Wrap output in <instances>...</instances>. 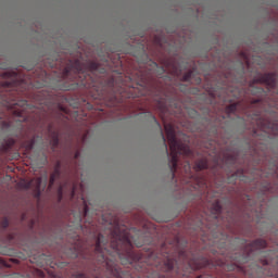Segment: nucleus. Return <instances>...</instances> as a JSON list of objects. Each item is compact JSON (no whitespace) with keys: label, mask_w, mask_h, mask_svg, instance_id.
<instances>
[{"label":"nucleus","mask_w":278,"mask_h":278,"mask_svg":"<svg viewBox=\"0 0 278 278\" xmlns=\"http://www.w3.org/2000/svg\"><path fill=\"white\" fill-rule=\"evenodd\" d=\"M94 242L91 248L93 252L84 256L94 264L93 278H129V273L121 269L118 261L123 266H134L140 273H144L148 266H161L163 273H170L177 266V260L168 255L161 262L153 252L148 253V257L144 253H136L129 235L121 233L118 229L111 231L110 244L101 233L94 238Z\"/></svg>","instance_id":"obj_1"},{"label":"nucleus","mask_w":278,"mask_h":278,"mask_svg":"<svg viewBox=\"0 0 278 278\" xmlns=\"http://www.w3.org/2000/svg\"><path fill=\"white\" fill-rule=\"evenodd\" d=\"M152 121L159 128L160 135L164 143L165 153L167 156H169L168 168L172 173V177H175L177 168H179V155H184L187 159H192L194 152H192L188 143L177 140V136L175 135V127L173 126V124L164 123V129L166 134V137H164V131H162V125H160V122H157L155 116H152ZM166 138L169 144V153L168 146L166 144Z\"/></svg>","instance_id":"obj_2"},{"label":"nucleus","mask_w":278,"mask_h":278,"mask_svg":"<svg viewBox=\"0 0 278 278\" xmlns=\"http://www.w3.org/2000/svg\"><path fill=\"white\" fill-rule=\"evenodd\" d=\"M105 72L106 70L101 68L97 62H89L87 65H84L79 61H70V65L65 67L64 77H71V73H74L76 77H79L80 86H88V79H90L92 83L96 81V79L92 78V75H97V73L103 75Z\"/></svg>","instance_id":"obj_3"},{"label":"nucleus","mask_w":278,"mask_h":278,"mask_svg":"<svg viewBox=\"0 0 278 278\" xmlns=\"http://www.w3.org/2000/svg\"><path fill=\"white\" fill-rule=\"evenodd\" d=\"M53 116V113L46 110L37 111L36 125L42 130L46 129L50 137V144L52 149H55L60 144V132L55 129L53 122H51Z\"/></svg>","instance_id":"obj_4"},{"label":"nucleus","mask_w":278,"mask_h":278,"mask_svg":"<svg viewBox=\"0 0 278 278\" xmlns=\"http://www.w3.org/2000/svg\"><path fill=\"white\" fill-rule=\"evenodd\" d=\"M266 247H268V243L266 242V240L264 239L254 240L253 242L248 244L245 248V253H247L245 260H251V257L255 255V252L262 251V249H266Z\"/></svg>","instance_id":"obj_5"},{"label":"nucleus","mask_w":278,"mask_h":278,"mask_svg":"<svg viewBox=\"0 0 278 278\" xmlns=\"http://www.w3.org/2000/svg\"><path fill=\"white\" fill-rule=\"evenodd\" d=\"M261 264L264 266H274L278 268V255L275 253V250H268L267 252H261Z\"/></svg>","instance_id":"obj_6"},{"label":"nucleus","mask_w":278,"mask_h":278,"mask_svg":"<svg viewBox=\"0 0 278 278\" xmlns=\"http://www.w3.org/2000/svg\"><path fill=\"white\" fill-rule=\"evenodd\" d=\"M155 101L161 114H166V112H168V108H170L173 103V99H170V96L167 93H161V96L155 98Z\"/></svg>","instance_id":"obj_7"},{"label":"nucleus","mask_w":278,"mask_h":278,"mask_svg":"<svg viewBox=\"0 0 278 278\" xmlns=\"http://www.w3.org/2000/svg\"><path fill=\"white\" fill-rule=\"evenodd\" d=\"M257 84H265L268 88L274 89L277 86V74L265 73L257 77Z\"/></svg>","instance_id":"obj_8"},{"label":"nucleus","mask_w":278,"mask_h":278,"mask_svg":"<svg viewBox=\"0 0 278 278\" xmlns=\"http://www.w3.org/2000/svg\"><path fill=\"white\" fill-rule=\"evenodd\" d=\"M29 188H35V192L37 193V197H40L41 188H42V178L38 177L30 181H28L25 185V189L29 190Z\"/></svg>","instance_id":"obj_9"},{"label":"nucleus","mask_w":278,"mask_h":278,"mask_svg":"<svg viewBox=\"0 0 278 278\" xmlns=\"http://www.w3.org/2000/svg\"><path fill=\"white\" fill-rule=\"evenodd\" d=\"M60 175H61L60 163H58L54 167L53 173L50 175V180L48 186L49 190L53 188V186L55 185V180L60 179Z\"/></svg>","instance_id":"obj_10"},{"label":"nucleus","mask_w":278,"mask_h":278,"mask_svg":"<svg viewBox=\"0 0 278 278\" xmlns=\"http://www.w3.org/2000/svg\"><path fill=\"white\" fill-rule=\"evenodd\" d=\"M60 175H61L60 163H58L54 167L53 173L50 175V180L48 186L49 190L53 188V186L55 185V180L60 179Z\"/></svg>","instance_id":"obj_11"},{"label":"nucleus","mask_w":278,"mask_h":278,"mask_svg":"<svg viewBox=\"0 0 278 278\" xmlns=\"http://www.w3.org/2000/svg\"><path fill=\"white\" fill-rule=\"evenodd\" d=\"M223 212V206L220 205V202L215 201L211 206V214L215 218H220V214Z\"/></svg>","instance_id":"obj_12"},{"label":"nucleus","mask_w":278,"mask_h":278,"mask_svg":"<svg viewBox=\"0 0 278 278\" xmlns=\"http://www.w3.org/2000/svg\"><path fill=\"white\" fill-rule=\"evenodd\" d=\"M208 168L207 159H200L194 164V170H205Z\"/></svg>","instance_id":"obj_13"},{"label":"nucleus","mask_w":278,"mask_h":278,"mask_svg":"<svg viewBox=\"0 0 278 278\" xmlns=\"http://www.w3.org/2000/svg\"><path fill=\"white\" fill-rule=\"evenodd\" d=\"M25 147H26V151H31V149H34V147H36V138L28 140L25 143Z\"/></svg>","instance_id":"obj_14"},{"label":"nucleus","mask_w":278,"mask_h":278,"mask_svg":"<svg viewBox=\"0 0 278 278\" xmlns=\"http://www.w3.org/2000/svg\"><path fill=\"white\" fill-rule=\"evenodd\" d=\"M237 110H238L237 103H232L226 108V111L228 112V114H233L237 112Z\"/></svg>","instance_id":"obj_15"},{"label":"nucleus","mask_w":278,"mask_h":278,"mask_svg":"<svg viewBox=\"0 0 278 278\" xmlns=\"http://www.w3.org/2000/svg\"><path fill=\"white\" fill-rule=\"evenodd\" d=\"M194 75V72L189 71L182 76V81H191L192 76Z\"/></svg>","instance_id":"obj_16"},{"label":"nucleus","mask_w":278,"mask_h":278,"mask_svg":"<svg viewBox=\"0 0 278 278\" xmlns=\"http://www.w3.org/2000/svg\"><path fill=\"white\" fill-rule=\"evenodd\" d=\"M79 255H84V249L74 248V252L72 254V257H79Z\"/></svg>","instance_id":"obj_17"},{"label":"nucleus","mask_w":278,"mask_h":278,"mask_svg":"<svg viewBox=\"0 0 278 278\" xmlns=\"http://www.w3.org/2000/svg\"><path fill=\"white\" fill-rule=\"evenodd\" d=\"M3 88H16V81L10 83L5 81Z\"/></svg>","instance_id":"obj_18"},{"label":"nucleus","mask_w":278,"mask_h":278,"mask_svg":"<svg viewBox=\"0 0 278 278\" xmlns=\"http://www.w3.org/2000/svg\"><path fill=\"white\" fill-rule=\"evenodd\" d=\"M1 227L2 229H8V227H10V220H8V218L2 219Z\"/></svg>","instance_id":"obj_19"},{"label":"nucleus","mask_w":278,"mask_h":278,"mask_svg":"<svg viewBox=\"0 0 278 278\" xmlns=\"http://www.w3.org/2000/svg\"><path fill=\"white\" fill-rule=\"evenodd\" d=\"M75 89V85H67L65 87L62 88V90H74Z\"/></svg>","instance_id":"obj_20"},{"label":"nucleus","mask_w":278,"mask_h":278,"mask_svg":"<svg viewBox=\"0 0 278 278\" xmlns=\"http://www.w3.org/2000/svg\"><path fill=\"white\" fill-rule=\"evenodd\" d=\"M179 258L184 260V262H187L186 261V252L185 251L179 252Z\"/></svg>","instance_id":"obj_21"},{"label":"nucleus","mask_w":278,"mask_h":278,"mask_svg":"<svg viewBox=\"0 0 278 278\" xmlns=\"http://www.w3.org/2000/svg\"><path fill=\"white\" fill-rule=\"evenodd\" d=\"M72 278H88V277H86L84 274H76V275H73Z\"/></svg>","instance_id":"obj_22"},{"label":"nucleus","mask_w":278,"mask_h":278,"mask_svg":"<svg viewBox=\"0 0 278 278\" xmlns=\"http://www.w3.org/2000/svg\"><path fill=\"white\" fill-rule=\"evenodd\" d=\"M185 170L186 172L190 170V161H186V163H185Z\"/></svg>","instance_id":"obj_23"},{"label":"nucleus","mask_w":278,"mask_h":278,"mask_svg":"<svg viewBox=\"0 0 278 278\" xmlns=\"http://www.w3.org/2000/svg\"><path fill=\"white\" fill-rule=\"evenodd\" d=\"M62 192H63V187L61 186L59 188V199H62Z\"/></svg>","instance_id":"obj_24"},{"label":"nucleus","mask_w":278,"mask_h":278,"mask_svg":"<svg viewBox=\"0 0 278 278\" xmlns=\"http://www.w3.org/2000/svg\"><path fill=\"white\" fill-rule=\"evenodd\" d=\"M87 214H88V205H85V207H84V216H87Z\"/></svg>","instance_id":"obj_25"},{"label":"nucleus","mask_w":278,"mask_h":278,"mask_svg":"<svg viewBox=\"0 0 278 278\" xmlns=\"http://www.w3.org/2000/svg\"><path fill=\"white\" fill-rule=\"evenodd\" d=\"M2 125H3L4 128L10 127V123H8V122H2Z\"/></svg>","instance_id":"obj_26"},{"label":"nucleus","mask_w":278,"mask_h":278,"mask_svg":"<svg viewBox=\"0 0 278 278\" xmlns=\"http://www.w3.org/2000/svg\"><path fill=\"white\" fill-rule=\"evenodd\" d=\"M169 99H172V105H170V106H173V103H174V105H176V103H175V98H173V97L169 96Z\"/></svg>","instance_id":"obj_27"},{"label":"nucleus","mask_w":278,"mask_h":278,"mask_svg":"<svg viewBox=\"0 0 278 278\" xmlns=\"http://www.w3.org/2000/svg\"><path fill=\"white\" fill-rule=\"evenodd\" d=\"M59 110L60 112H66V110H64V108H62L61 105H59Z\"/></svg>","instance_id":"obj_28"},{"label":"nucleus","mask_w":278,"mask_h":278,"mask_svg":"<svg viewBox=\"0 0 278 278\" xmlns=\"http://www.w3.org/2000/svg\"><path fill=\"white\" fill-rule=\"evenodd\" d=\"M135 245L138 247V248H140V247H142V243H137V242H135Z\"/></svg>","instance_id":"obj_29"},{"label":"nucleus","mask_w":278,"mask_h":278,"mask_svg":"<svg viewBox=\"0 0 278 278\" xmlns=\"http://www.w3.org/2000/svg\"><path fill=\"white\" fill-rule=\"evenodd\" d=\"M224 101H231L230 99H228V98H224Z\"/></svg>","instance_id":"obj_30"},{"label":"nucleus","mask_w":278,"mask_h":278,"mask_svg":"<svg viewBox=\"0 0 278 278\" xmlns=\"http://www.w3.org/2000/svg\"><path fill=\"white\" fill-rule=\"evenodd\" d=\"M141 81H142V84H144V78L141 77Z\"/></svg>","instance_id":"obj_31"},{"label":"nucleus","mask_w":278,"mask_h":278,"mask_svg":"<svg viewBox=\"0 0 278 278\" xmlns=\"http://www.w3.org/2000/svg\"><path fill=\"white\" fill-rule=\"evenodd\" d=\"M199 84H201V78L198 79Z\"/></svg>","instance_id":"obj_32"},{"label":"nucleus","mask_w":278,"mask_h":278,"mask_svg":"<svg viewBox=\"0 0 278 278\" xmlns=\"http://www.w3.org/2000/svg\"><path fill=\"white\" fill-rule=\"evenodd\" d=\"M78 222H79V223L81 222V217L78 218Z\"/></svg>","instance_id":"obj_33"},{"label":"nucleus","mask_w":278,"mask_h":278,"mask_svg":"<svg viewBox=\"0 0 278 278\" xmlns=\"http://www.w3.org/2000/svg\"><path fill=\"white\" fill-rule=\"evenodd\" d=\"M162 250L164 251V245L162 247Z\"/></svg>","instance_id":"obj_34"}]
</instances>
